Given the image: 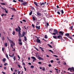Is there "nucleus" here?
Here are the masks:
<instances>
[{"instance_id": "obj_52", "label": "nucleus", "mask_w": 74, "mask_h": 74, "mask_svg": "<svg viewBox=\"0 0 74 74\" xmlns=\"http://www.w3.org/2000/svg\"><path fill=\"white\" fill-rule=\"evenodd\" d=\"M18 28H19V29L20 30H21V28L19 26H18Z\"/></svg>"}, {"instance_id": "obj_49", "label": "nucleus", "mask_w": 74, "mask_h": 74, "mask_svg": "<svg viewBox=\"0 0 74 74\" xmlns=\"http://www.w3.org/2000/svg\"><path fill=\"white\" fill-rule=\"evenodd\" d=\"M50 62L52 63L53 62V60H51L50 61Z\"/></svg>"}, {"instance_id": "obj_40", "label": "nucleus", "mask_w": 74, "mask_h": 74, "mask_svg": "<svg viewBox=\"0 0 74 74\" xmlns=\"http://www.w3.org/2000/svg\"><path fill=\"white\" fill-rule=\"evenodd\" d=\"M34 47L35 48V49H36V51H38V49H37V48H36V47Z\"/></svg>"}, {"instance_id": "obj_55", "label": "nucleus", "mask_w": 74, "mask_h": 74, "mask_svg": "<svg viewBox=\"0 0 74 74\" xmlns=\"http://www.w3.org/2000/svg\"><path fill=\"white\" fill-rule=\"evenodd\" d=\"M56 34L55 32V33H53V35H56Z\"/></svg>"}, {"instance_id": "obj_34", "label": "nucleus", "mask_w": 74, "mask_h": 74, "mask_svg": "<svg viewBox=\"0 0 74 74\" xmlns=\"http://www.w3.org/2000/svg\"><path fill=\"white\" fill-rule=\"evenodd\" d=\"M53 30V29H49V32H50V33L51 32H51H52V30Z\"/></svg>"}, {"instance_id": "obj_7", "label": "nucleus", "mask_w": 74, "mask_h": 74, "mask_svg": "<svg viewBox=\"0 0 74 74\" xmlns=\"http://www.w3.org/2000/svg\"><path fill=\"white\" fill-rule=\"evenodd\" d=\"M25 32L23 31L22 33V37H24L25 34Z\"/></svg>"}, {"instance_id": "obj_44", "label": "nucleus", "mask_w": 74, "mask_h": 74, "mask_svg": "<svg viewBox=\"0 0 74 74\" xmlns=\"http://www.w3.org/2000/svg\"><path fill=\"white\" fill-rule=\"evenodd\" d=\"M32 26L33 27V28H34V24H32Z\"/></svg>"}, {"instance_id": "obj_11", "label": "nucleus", "mask_w": 74, "mask_h": 74, "mask_svg": "<svg viewBox=\"0 0 74 74\" xmlns=\"http://www.w3.org/2000/svg\"><path fill=\"white\" fill-rule=\"evenodd\" d=\"M9 56L10 57H11V58H13V57H14V53H13L12 55H10V54H9Z\"/></svg>"}, {"instance_id": "obj_16", "label": "nucleus", "mask_w": 74, "mask_h": 74, "mask_svg": "<svg viewBox=\"0 0 74 74\" xmlns=\"http://www.w3.org/2000/svg\"><path fill=\"white\" fill-rule=\"evenodd\" d=\"M69 29L70 30H73V26H71V27H70Z\"/></svg>"}, {"instance_id": "obj_32", "label": "nucleus", "mask_w": 74, "mask_h": 74, "mask_svg": "<svg viewBox=\"0 0 74 74\" xmlns=\"http://www.w3.org/2000/svg\"><path fill=\"white\" fill-rule=\"evenodd\" d=\"M19 42H21L22 41V40L20 38L18 39V41Z\"/></svg>"}, {"instance_id": "obj_48", "label": "nucleus", "mask_w": 74, "mask_h": 74, "mask_svg": "<svg viewBox=\"0 0 74 74\" xmlns=\"http://www.w3.org/2000/svg\"><path fill=\"white\" fill-rule=\"evenodd\" d=\"M12 44L13 45H14H14H15V44L14 42L12 43Z\"/></svg>"}, {"instance_id": "obj_8", "label": "nucleus", "mask_w": 74, "mask_h": 74, "mask_svg": "<svg viewBox=\"0 0 74 74\" xmlns=\"http://www.w3.org/2000/svg\"><path fill=\"white\" fill-rule=\"evenodd\" d=\"M54 33H56V34H58V31L56 29H54Z\"/></svg>"}, {"instance_id": "obj_9", "label": "nucleus", "mask_w": 74, "mask_h": 74, "mask_svg": "<svg viewBox=\"0 0 74 74\" xmlns=\"http://www.w3.org/2000/svg\"><path fill=\"white\" fill-rule=\"evenodd\" d=\"M15 30H16V31L17 32H19V31H21V30H20V29H18V28H15Z\"/></svg>"}, {"instance_id": "obj_10", "label": "nucleus", "mask_w": 74, "mask_h": 74, "mask_svg": "<svg viewBox=\"0 0 74 74\" xmlns=\"http://www.w3.org/2000/svg\"><path fill=\"white\" fill-rule=\"evenodd\" d=\"M27 4V2H24L23 3H22V4L23 5H26V4Z\"/></svg>"}, {"instance_id": "obj_19", "label": "nucleus", "mask_w": 74, "mask_h": 74, "mask_svg": "<svg viewBox=\"0 0 74 74\" xmlns=\"http://www.w3.org/2000/svg\"><path fill=\"white\" fill-rule=\"evenodd\" d=\"M6 10V8L4 9V10L5 11V12L7 14V13H8V11H7Z\"/></svg>"}, {"instance_id": "obj_28", "label": "nucleus", "mask_w": 74, "mask_h": 74, "mask_svg": "<svg viewBox=\"0 0 74 74\" xmlns=\"http://www.w3.org/2000/svg\"><path fill=\"white\" fill-rule=\"evenodd\" d=\"M5 47H7L8 46L7 43L6 42L5 43Z\"/></svg>"}, {"instance_id": "obj_36", "label": "nucleus", "mask_w": 74, "mask_h": 74, "mask_svg": "<svg viewBox=\"0 0 74 74\" xmlns=\"http://www.w3.org/2000/svg\"><path fill=\"white\" fill-rule=\"evenodd\" d=\"M72 70L73 71H74V68L73 67H72Z\"/></svg>"}, {"instance_id": "obj_21", "label": "nucleus", "mask_w": 74, "mask_h": 74, "mask_svg": "<svg viewBox=\"0 0 74 74\" xmlns=\"http://www.w3.org/2000/svg\"><path fill=\"white\" fill-rule=\"evenodd\" d=\"M24 40H25V41L26 42V41H27V38L24 37Z\"/></svg>"}, {"instance_id": "obj_42", "label": "nucleus", "mask_w": 74, "mask_h": 74, "mask_svg": "<svg viewBox=\"0 0 74 74\" xmlns=\"http://www.w3.org/2000/svg\"><path fill=\"white\" fill-rule=\"evenodd\" d=\"M11 47H12V49H13V48H13V45H12V44H11Z\"/></svg>"}, {"instance_id": "obj_20", "label": "nucleus", "mask_w": 74, "mask_h": 74, "mask_svg": "<svg viewBox=\"0 0 74 74\" xmlns=\"http://www.w3.org/2000/svg\"><path fill=\"white\" fill-rule=\"evenodd\" d=\"M2 61L4 62H5V61H6V59L5 58H3Z\"/></svg>"}, {"instance_id": "obj_59", "label": "nucleus", "mask_w": 74, "mask_h": 74, "mask_svg": "<svg viewBox=\"0 0 74 74\" xmlns=\"http://www.w3.org/2000/svg\"><path fill=\"white\" fill-rule=\"evenodd\" d=\"M57 8H59V5H57L56 6Z\"/></svg>"}, {"instance_id": "obj_27", "label": "nucleus", "mask_w": 74, "mask_h": 74, "mask_svg": "<svg viewBox=\"0 0 74 74\" xmlns=\"http://www.w3.org/2000/svg\"><path fill=\"white\" fill-rule=\"evenodd\" d=\"M49 51L50 52H51L52 53H53V51L51 50H49Z\"/></svg>"}, {"instance_id": "obj_17", "label": "nucleus", "mask_w": 74, "mask_h": 74, "mask_svg": "<svg viewBox=\"0 0 74 74\" xmlns=\"http://www.w3.org/2000/svg\"><path fill=\"white\" fill-rule=\"evenodd\" d=\"M34 4H35V5H36V6H38V5L37 4V3L36 2H34Z\"/></svg>"}, {"instance_id": "obj_46", "label": "nucleus", "mask_w": 74, "mask_h": 74, "mask_svg": "<svg viewBox=\"0 0 74 74\" xmlns=\"http://www.w3.org/2000/svg\"><path fill=\"white\" fill-rule=\"evenodd\" d=\"M31 67L32 68V69H33V68H34V66H33V65H32L31 66Z\"/></svg>"}, {"instance_id": "obj_37", "label": "nucleus", "mask_w": 74, "mask_h": 74, "mask_svg": "<svg viewBox=\"0 0 74 74\" xmlns=\"http://www.w3.org/2000/svg\"><path fill=\"white\" fill-rule=\"evenodd\" d=\"M57 12V14H59V15H60V12L58 11Z\"/></svg>"}, {"instance_id": "obj_13", "label": "nucleus", "mask_w": 74, "mask_h": 74, "mask_svg": "<svg viewBox=\"0 0 74 74\" xmlns=\"http://www.w3.org/2000/svg\"><path fill=\"white\" fill-rule=\"evenodd\" d=\"M70 70L71 72H73V71H72V69L71 68H69L68 69V70L69 71Z\"/></svg>"}, {"instance_id": "obj_57", "label": "nucleus", "mask_w": 74, "mask_h": 74, "mask_svg": "<svg viewBox=\"0 0 74 74\" xmlns=\"http://www.w3.org/2000/svg\"><path fill=\"white\" fill-rule=\"evenodd\" d=\"M18 66L19 67V68H21V65H20L18 64Z\"/></svg>"}, {"instance_id": "obj_50", "label": "nucleus", "mask_w": 74, "mask_h": 74, "mask_svg": "<svg viewBox=\"0 0 74 74\" xmlns=\"http://www.w3.org/2000/svg\"><path fill=\"white\" fill-rule=\"evenodd\" d=\"M23 22H26V20L25 19H23Z\"/></svg>"}, {"instance_id": "obj_45", "label": "nucleus", "mask_w": 74, "mask_h": 74, "mask_svg": "<svg viewBox=\"0 0 74 74\" xmlns=\"http://www.w3.org/2000/svg\"><path fill=\"white\" fill-rule=\"evenodd\" d=\"M12 10H13L14 11H16V9H15V8H11Z\"/></svg>"}, {"instance_id": "obj_61", "label": "nucleus", "mask_w": 74, "mask_h": 74, "mask_svg": "<svg viewBox=\"0 0 74 74\" xmlns=\"http://www.w3.org/2000/svg\"><path fill=\"white\" fill-rule=\"evenodd\" d=\"M2 73H3V74H5V72H4L2 71Z\"/></svg>"}, {"instance_id": "obj_14", "label": "nucleus", "mask_w": 74, "mask_h": 74, "mask_svg": "<svg viewBox=\"0 0 74 74\" xmlns=\"http://www.w3.org/2000/svg\"><path fill=\"white\" fill-rule=\"evenodd\" d=\"M65 36H67V37H68V36H70V34L69 33H66L65 34Z\"/></svg>"}, {"instance_id": "obj_29", "label": "nucleus", "mask_w": 74, "mask_h": 74, "mask_svg": "<svg viewBox=\"0 0 74 74\" xmlns=\"http://www.w3.org/2000/svg\"><path fill=\"white\" fill-rule=\"evenodd\" d=\"M6 57L8 59H9V58H8V54H6Z\"/></svg>"}, {"instance_id": "obj_56", "label": "nucleus", "mask_w": 74, "mask_h": 74, "mask_svg": "<svg viewBox=\"0 0 74 74\" xmlns=\"http://www.w3.org/2000/svg\"><path fill=\"white\" fill-rule=\"evenodd\" d=\"M24 68L25 70V71H26V68H25V66L24 67Z\"/></svg>"}, {"instance_id": "obj_62", "label": "nucleus", "mask_w": 74, "mask_h": 74, "mask_svg": "<svg viewBox=\"0 0 74 74\" xmlns=\"http://www.w3.org/2000/svg\"><path fill=\"white\" fill-rule=\"evenodd\" d=\"M45 68H44L42 69V70L43 71H45Z\"/></svg>"}, {"instance_id": "obj_30", "label": "nucleus", "mask_w": 74, "mask_h": 74, "mask_svg": "<svg viewBox=\"0 0 74 74\" xmlns=\"http://www.w3.org/2000/svg\"><path fill=\"white\" fill-rule=\"evenodd\" d=\"M33 19L34 21H36V18H35V17H34L33 16Z\"/></svg>"}, {"instance_id": "obj_15", "label": "nucleus", "mask_w": 74, "mask_h": 74, "mask_svg": "<svg viewBox=\"0 0 74 74\" xmlns=\"http://www.w3.org/2000/svg\"><path fill=\"white\" fill-rule=\"evenodd\" d=\"M31 58H32V59H34V60H36V58L34 57H31Z\"/></svg>"}, {"instance_id": "obj_23", "label": "nucleus", "mask_w": 74, "mask_h": 74, "mask_svg": "<svg viewBox=\"0 0 74 74\" xmlns=\"http://www.w3.org/2000/svg\"><path fill=\"white\" fill-rule=\"evenodd\" d=\"M13 59L14 60V61H15L16 60V57L14 56L13 58Z\"/></svg>"}, {"instance_id": "obj_18", "label": "nucleus", "mask_w": 74, "mask_h": 74, "mask_svg": "<svg viewBox=\"0 0 74 74\" xmlns=\"http://www.w3.org/2000/svg\"><path fill=\"white\" fill-rule=\"evenodd\" d=\"M40 6H41L42 5H45V4H44L43 3H40Z\"/></svg>"}, {"instance_id": "obj_41", "label": "nucleus", "mask_w": 74, "mask_h": 74, "mask_svg": "<svg viewBox=\"0 0 74 74\" xmlns=\"http://www.w3.org/2000/svg\"><path fill=\"white\" fill-rule=\"evenodd\" d=\"M15 32H14V31H13V32L12 33V34L14 35H15Z\"/></svg>"}, {"instance_id": "obj_39", "label": "nucleus", "mask_w": 74, "mask_h": 74, "mask_svg": "<svg viewBox=\"0 0 74 74\" xmlns=\"http://www.w3.org/2000/svg\"><path fill=\"white\" fill-rule=\"evenodd\" d=\"M61 13L62 14H63L64 13V12L63 11V10H61Z\"/></svg>"}, {"instance_id": "obj_58", "label": "nucleus", "mask_w": 74, "mask_h": 74, "mask_svg": "<svg viewBox=\"0 0 74 74\" xmlns=\"http://www.w3.org/2000/svg\"><path fill=\"white\" fill-rule=\"evenodd\" d=\"M4 69V70H7V68L5 66Z\"/></svg>"}, {"instance_id": "obj_63", "label": "nucleus", "mask_w": 74, "mask_h": 74, "mask_svg": "<svg viewBox=\"0 0 74 74\" xmlns=\"http://www.w3.org/2000/svg\"><path fill=\"white\" fill-rule=\"evenodd\" d=\"M48 66H49L50 67H51V65L50 64H49L48 65Z\"/></svg>"}, {"instance_id": "obj_31", "label": "nucleus", "mask_w": 74, "mask_h": 74, "mask_svg": "<svg viewBox=\"0 0 74 74\" xmlns=\"http://www.w3.org/2000/svg\"><path fill=\"white\" fill-rule=\"evenodd\" d=\"M18 44H19L20 45H22V42H19Z\"/></svg>"}, {"instance_id": "obj_60", "label": "nucleus", "mask_w": 74, "mask_h": 74, "mask_svg": "<svg viewBox=\"0 0 74 74\" xmlns=\"http://www.w3.org/2000/svg\"><path fill=\"white\" fill-rule=\"evenodd\" d=\"M23 65H24V66H25V64L24 62H23Z\"/></svg>"}, {"instance_id": "obj_38", "label": "nucleus", "mask_w": 74, "mask_h": 74, "mask_svg": "<svg viewBox=\"0 0 74 74\" xmlns=\"http://www.w3.org/2000/svg\"><path fill=\"white\" fill-rule=\"evenodd\" d=\"M1 4H2V5H5V4L4 3H1Z\"/></svg>"}, {"instance_id": "obj_24", "label": "nucleus", "mask_w": 74, "mask_h": 74, "mask_svg": "<svg viewBox=\"0 0 74 74\" xmlns=\"http://www.w3.org/2000/svg\"><path fill=\"white\" fill-rule=\"evenodd\" d=\"M7 39L10 42H11V40L10 39L9 37H8Z\"/></svg>"}, {"instance_id": "obj_35", "label": "nucleus", "mask_w": 74, "mask_h": 74, "mask_svg": "<svg viewBox=\"0 0 74 74\" xmlns=\"http://www.w3.org/2000/svg\"><path fill=\"white\" fill-rule=\"evenodd\" d=\"M36 25H40V23L38 22H37Z\"/></svg>"}, {"instance_id": "obj_54", "label": "nucleus", "mask_w": 74, "mask_h": 74, "mask_svg": "<svg viewBox=\"0 0 74 74\" xmlns=\"http://www.w3.org/2000/svg\"><path fill=\"white\" fill-rule=\"evenodd\" d=\"M6 65H7V63H5L4 64V65L5 66Z\"/></svg>"}, {"instance_id": "obj_22", "label": "nucleus", "mask_w": 74, "mask_h": 74, "mask_svg": "<svg viewBox=\"0 0 74 74\" xmlns=\"http://www.w3.org/2000/svg\"><path fill=\"white\" fill-rule=\"evenodd\" d=\"M18 1L20 2H21V3H23V0H18Z\"/></svg>"}, {"instance_id": "obj_6", "label": "nucleus", "mask_w": 74, "mask_h": 74, "mask_svg": "<svg viewBox=\"0 0 74 74\" xmlns=\"http://www.w3.org/2000/svg\"><path fill=\"white\" fill-rule=\"evenodd\" d=\"M38 59H39V60H43L44 59L42 58L41 57H40L39 56H38Z\"/></svg>"}, {"instance_id": "obj_25", "label": "nucleus", "mask_w": 74, "mask_h": 74, "mask_svg": "<svg viewBox=\"0 0 74 74\" xmlns=\"http://www.w3.org/2000/svg\"><path fill=\"white\" fill-rule=\"evenodd\" d=\"M32 13H33V12H32V11H31V12L29 13V15H31Z\"/></svg>"}, {"instance_id": "obj_2", "label": "nucleus", "mask_w": 74, "mask_h": 74, "mask_svg": "<svg viewBox=\"0 0 74 74\" xmlns=\"http://www.w3.org/2000/svg\"><path fill=\"white\" fill-rule=\"evenodd\" d=\"M36 42L38 43H41V41L38 38H37L36 39Z\"/></svg>"}, {"instance_id": "obj_1", "label": "nucleus", "mask_w": 74, "mask_h": 74, "mask_svg": "<svg viewBox=\"0 0 74 74\" xmlns=\"http://www.w3.org/2000/svg\"><path fill=\"white\" fill-rule=\"evenodd\" d=\"M59 35H61V36H63V34L64 33V32L62 31H60L59 32Z\"/></svg>"}, {"instance_id": "obj_64", "label": "nucleus", "mask_w": 74, "mask_h": 74, "mask_svg": "<svg viewBox=\"0 0 74 74\" xmlns=\"http://www.w3.org/2000/svg\"><path fill=\"white\" fill-rule=\"evenodd\" d=\"M5 39L4 38V37H3L2 38V40H4Z\"/></svg>"}, {"instance_id": "obj_4", "label": "nucleus", "mask_w": 74, "mask_h": 74, "mask_svg": "<svg viewBox=\"0 0 74 74\" xmlns=\"http://www.w3.org/2000/svg\"><path fill=\"white\" fill-rule=\"evenodd\" d=\"M18 33V36L19 37H22V34H21V31H19Z\"/></svg>"}, {"instance_id": "obj_33", "label": "nucleus", "mask_w": 74, "mask_h": 74, "mask_svg": "<svg viewBox=\"0 0 74 74\" xmlns=\"http://www.w3.org/2000/svg\"><path fill=\"white\" fill-rule=\"evenodd\" d=\"M48 46H49V47H50V48H52V46H51V45H49V44H48Z\"/></svg>"}, {"instance_id": "obj_43", "label": "nucleus", "mask_w": 74, "mask_h": 74, "mask_svg": "<svg viewBox=\"0 0 74 74\" xmlns=\"http://www.w3.org/2000/svg\"><path fill=\"white\" fill-rule=\"evenodd\" d=\"M57 37H62L60 35H59L57 36Z\"/></svg>"}, {"instance_id": "obj_47", "label": "nucleus", "mask_w": 74, "mask_h": 74, "mask_svg": "<svg viewBox=\"0 0 74 74\" xmlns=\"http://www.w3.org/2000/svg\"><path fill=\"white\" fill-rule=\"evenodd\" d=\"M13 2H14V3H16V1H15V0H13Z\"/></svg>"}, {"instance_id": "obj_26", "label": "nucleus", "mask_w": 74, "mask_h": 74, "mask_svg": "<svg viewBox=\"0 0 74 74\" xmlns=\"http://www.w3.org/2000/svg\"><path fill=\"white\" fill-rule=\"evenodd\" d=\"M40 49L42 50V51L43 52L44 51V49H43L41 47H40Z\"/></svg>"}, {"instance_id": "obj_51", "label": "nucleus", "mask_w": 74, "mask_h": 74, "mask_svg": "<svg viewBox=\"0 0 74 74\" xmlns=\"http://www.w3.org/2000/svg\"><path fill=\"white\" fill-rule=\"evenodd\" d=\"M38 63L40 64H41V62H38Z\"/></svg>"}, {"instance_id": "obj_3", "label": "nucleus", "mask_w": 74, "mask_h": 74, "mask_svg": "<svg viewBox=\"0 0 74 74\" xmlns=\"http://www.w3.org/2000/svg\"><path fill=\"white\" fill-rule=\"evenodd\" d=\"M54 39H60V40H64L62 37H54Z\"/></svg>"}, {"instance_id": "obj_5", "label": "nucleus", "mask_w": 74, "mask_h": 74, "mask_svg": "<svg viewBox=\"0 0 74 74\" xmlns=\"http://www.w3.org/2000/svg\"><path fill=\"white\" fill-rule=\"evenodd\" d=\"M37 14L38 16H41V13H39L38 11L37 12Z\"/></svg>"}, {"instance_id": "obj_53", "label": "nucleus", "mask_w": 74, "mask_h": 74, "mask_svg": "<svg viewBox=\"0 0 74 74\" xmlns=\"http://www.w3.org/2000/svg\"><path fill=\"white\" fill-rule=\"evenodd\" d=\"M1 64V66H0V67H3V65L2 64Z\"/></svg>"}, {"instance_id": "obj_12", "label": "nucleus", "mask_w": 74, "mask_h": 74, "mask_svg": "<svg viewBox=\"0 0 74 74\" xmlns=\"http://www.w3.org/2000/svg\"><path fill=\"white\" fill-rule=\"evenodd\" d=\"M36 29H38V30H40V26H36Z\"/></svg>"}]
</instances>
